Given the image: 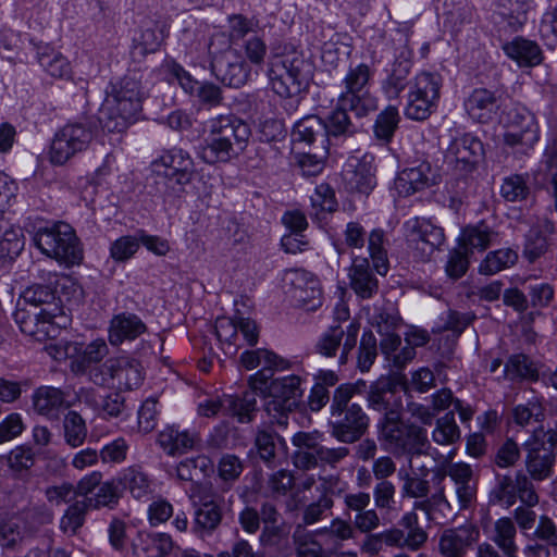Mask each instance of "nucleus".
<instances>
[{
    "label": "nucleus",
    "mask_w": 557,
    "mask_h": 557,
    "mask_svg": "<svg viewBox=\"0 0 557 557\" xmlns=\"http://www.w3.org/2000/svg\"><path fill=\"white\" fill-rule=\"evenodd\" d=\"M371 76L370 66L366 63L349 66L342 79L336 108L324 120L329 146L332 140L350 137L356 133L357 127L350 121L348 111L362 117L376 109L375 98L369 92Z\"/></svg>",
    "instance_id": "1"
},
{
    "label": "nucleus",
    "mask_w": 557,
    "mask_h": 557,
    "mask_svg": "<svg viewBox=\"0 0 557 557\" xmlns=\"http://www.w3.org/2000/svg\"><path fill=\"white\" fill-rule=\"evenodd\" d=\"M203 145L199 156L208 164L226 163L238 158L247 148L251 131L234 114H221L205 123Z\"/></svg>",
    "instance_id": "2"
},
{
    "label": "nucleus",
    "mask_w": 557,
    "mask_h": 557,
    "mask_svg": "<svg viewBox=\"0 0 557 557\" xmlns=\"http://www.w3.org/2000/svg\"><path fill=\"white\" fill-rule=\"evenodd\" d=\"M272 90L282 98H296L306 92L313 77V64L301 52L286 45L271 46L268 71Z\"/></svg>",
    "instance_id": "3"
},
{
    "label": "nucleus",
    "mask_w": 557,
    "mask_h": 557,
    "mask_svg": "<svg viewBox=\"0 0 557 557\" xmlns=\"http://www.w3.org/2000/svg\"><path fill=\"white\" fill-rule=\"evenodd\" d=\"M366 387V382L359 380L355 384H341L333 393L329 424L331 435L341 443L354 444L369 429V416L359 404L351 403L352 397Z\"/></svg>",
    "instance_id": "4"
},
{
    "label": "nucleus",
    "mask_w": 557,
    "mask_h": 557,
    "mask_svg": "<svg viewBox=\"0 0 557 557\" xmlns=\"http://www.w3.org/2000/svg\"><path fill=\"white\" fill-rule=\"evenodd\" d=\"M143 73L128 71L119 82L107 88V104L114 124H106L110 132H122L129 121L141 111L146 89L141 84Z\"/></svg>",
    "instance_id": "5"
},
{
    "label": "nucleus",
    "mask_w": 557,
    "mask_h": 557,
    "mask_svg": "<svg viewBox=\"0 0 557 557\" xmlns=\"http://www.w3.org/2000/svg\"><path fill=\"white\" fill-rule=\"evenodd\" d=\"M530 480L544 481L554 470L557 456V422L540 424L522 444Z\"/></svg>",
    "instance_id": "6"
},
{
    "label": "nucleus",
    "mask_w": 557,
    "mask_h": 557,
    "mask_svg": "<svg viewBox=\"0 0 557 557\" xmlns=\"http://www.w3.org/2000/svg\"><path fill=\"white\" fill-rule=\"evenodd\" d=\"M33 239L44 255L66 267L79 264L84 258L82 244L67 223L57 222L39 227Z\"/></svg>",
    "instance_id": "7"
},
{
    "label": "nucleus",
    "mask_w": 557,
    "mask_h": 557,
    "mask_svg": "<svg viewBox=\"0 0 557 557\" xmlns=\"http://www.w3.org/2000/svg\"><path fill=\"white\" fill-rule=\"evenodd\" d=\"M377 438L384 448L395 457H413L425 444V430L412 423H405L400 413L380 418L376 424Z\"/></svg>",
    "instance_id": "8"
},
{
    "label": "nucleus",
    "mask_w": 557,
    "mask_h": 557,
    "mask_svg": "<svg viewBox=\"0 0 557 557\" xmlns=\"http://www.w3.org/2000/svg\"><path fill=\"white\" fill-rule=\"evenodd\" d=\"M507 131L503 135L504 145L513 159L523 161L534 150L540 140V126L535 115L525 107L516 106L506 115Z\"/></svg>",
    "instance_id": "9"
},
{
    "label": "nucleus",
    "mask_w": 557,
    "mask_h": 557,
    "mask_svg": "<svg viewBox=\"0 0 557 557\" xmlns=\"http://www.w3.org/2000/svg\"><path fill=\"white\" fill-rule=\"evenodd\" d=\"M302 381L301 376L289 374L270 382L264 409L272 423L284 428L288 425L289 414L298 407L304 394Z\"/></svg>",
    "instance_id": "10"
},
{
    "label": "nucleus",
    "mask_w": 557,
    "mask_h": 557,
    "mask_svg": "<svg viewBox=\"0 0 557 557\" xmlns=\"http://www.w3.org/2000/svg\"><path fill=\"white\" fill-rule=\"evenodd\" d=\"M96 122L86 119L71 122L59 128L51 141L49 160L54 165H63L71 158L85 151L96 136Z\"/></svg>",
    "instance_id": "11"
},
{
    "label": "nucleus",
    "mask_w": 557,
    "mask_h": 557,
    "mask_svg": "<svg viewBox=\"0 0 557 557\" xmlns=\"http://www.w3.org/2000/svg\"><path fill=\"white\" fill-rule=\"evenodd\" d=\"M359 332L360 323L356 320L330 325L314 342L313 351L335 360L339 367L345 366L357 346Z\"/></svg>",
    "instance_id": "12"
},
{
    "label": "nucleus",
    "mask_w": 557,
    "mask_h": 557,
    "mask_svg": "<svg viewBox=\"0 0 557 557\" xmlns=\"http://www.w3.org/2000/svg\"><path fill=\"white\" fill-rule=\"evenodd\" d=\"M195 507L193 531L197 534H212L221 524L223 515L230 510L233 496L228 499L218 488L198 487L191 495Z\"/></svg>",
    "instance_id": "13"
},
{
    "label": "nucleus",
    "mask_w": 557,
    "mask_h": 557,
    "mask_svg": "<svg viewBox=\"0 0 557 557\" xmlns=\"http://www.w3.org/2000/svg\"><path fill=\"white\" fill-rule=\"evenodd\" d=\"M103 371L94 372L92 384L121 392L140 387L145 379L140 362L129 357L107 359Z\"/></svg>",
    "instance_id": "14"
},
{
    "label": "nucleus",
    "mask_w": 557,
    "mask_h": 557,
    "mask_svg": "<svg viewBox=\"0 0 557 557\" xmlns=\"http://www.w3.org/2000/svg\"><path fill=\"white\" fill-rule=\"evenodd\" d=\"M518 498L528 506H535L539 503L530 478L522 471H517L513 476L497 474L495 484L488 493V504L510 508Z\"/></svg>",
    "instance_id": "15"
},
{
    "label": "nucleus",
    "mask_w": 557,
    "mask_h": 557,
    "mask_svg": "<svg viewBox=\"0 0 557 557\" xmlns=\"http://www.w3.org/2000/svg\"><path fill=\"white\" fill-rule=\"evenodd\" d=\"M403 228L408 247L420 261H428L445 242L444 230L425 218H410Z\"/></svg>",
    "instance_id": "16"
},
{
    "label": "nucleus",
    "mask_w": 557,
    "mask_h": 557,
    "mask_svg": "<svg viewBox=\"0 0 557 557\" xmlns=\"http://www.w3.org/2000/svg\"><path fill=\"white\" fill-rule=\"evenodd\" d=\"M194 174V162L190 156L180 148L164 151L152 162V176L157 191L165 193V181H174L178 185L188 184Z\"/></svg>",
    "instance_id": "17"
},
{
    "label": "nucleus",
    "mask_w": 557,
    "mask_h": 557,
    "mask_svg": "<svg viewBox=\"0 0 557 557\" xmlns=\"http://www.w3.org/2000/svg\"><path fill=\"white\" fill-rule=\"evenodd\" d=\"M53 311L26 309L18 307L14 312V320L20 330L38 341L54 337L57 327L66 324L67 318L62 307L51 308Z\"/></svg>",
    "instance_id": "18"
},
{
    "label": "nucleus",
    "mask_w": 557,
    "mask_h": 557,
    "mask_svg": "<svg viewBox=\"0 0 557 557\" xmlns=\"http://www.w3.org/2000/svg\"><path fill=\"white\" fill-rule=\"evenodd\" d=\"M256 410V394L249 392H245L242 397L224 395L209 398L198 405V413L202 417L212 418L218 414L234 417L239 423L252 421Z\"/></svg>",
    "instance_id": "19"
},
{
    "label": "nucleus",
    "mask_w": 557,
    "mask_h": 557,
    "mask_svg": "<svg viewBox=\"0 0 557 557\" xmlns=\"http://www.w3.org/2000/svg\"><path fill=\"white\" fill-rule=\"evenodd\" d=\"M484 157L482 141L470 134L454 138L445 153V162L456 175L467 176L472 173Z\"/></svg>",
    "instance_id": "20"
},
{
    "label": "nucleus",
    "mask_w": 557,
    "mask_h": 557,
    "mask_svg": "<svg viewBox=\"0 0 557 557\" xmlns=\"http://www.w3.org/2000/svg\"><path fill=\"white\" fill-rule=\"evenodd\" d=\"M374 156L355 153L348 157L342 172L347 190L368 195L376 186Z\"/></svg>",
    "instance_id": "21"
},
{
    "label": "nucleus",
    "mask_w": 557,
    "mask_h": 557,
    "mask_svg": "<svg viewBox=\"0 0 557 557\" xmlns=\"http://www.w3.org/2000/svg\"><path fill=\"white\" fill-rule=\"evenodd\" d=\"M344 515L350 519L356 531L371 533L381 525V518L375 507L371 506L368 492H349L343 496Z\"/></svg>",
    "instance_id": "22"
},
{
    "label": "nucleus",
    "mask_w": 557,
    "mask_h": 557,
    "mask_svg": "<svg viewBox=\"0 0 557 557\" xmlns=\"http://www.w3.org/2000/svg\"><path fill=\"white\" fill-rule=\"evenodd\" d=\"M517 529L510 518L498 519L494 524L492 542L479 544L475 557H519V547L516 543Z\"/></svg>",
    "instance_id": "23"
},
{
    "label": "nucleus",
    "mask_w": 557,
    "mask_h": 557,
    "mask_svg": "<svg viewBox=\"0 0 557 557\" xmlns=\"http://www.w3.org/2000/svg\"><path fill=\"white\" fill-rule=\"evenodd\" d=\"M480 530L472 523L444 530L438 539L442 557H466L479 541Z\"/></svg>",
    "instance_id": "24"
},
{
    "label": "nucleus",
    "mask_w": 557,
    "mask_h": 557,
    "mask_svg": "<svg viewBox=\"0 0 557 557\" xmlns=\"http://www.w3.org/2000/svg\"><path fill=\"white\" fill-rule=\"evenodd\" d=\"M396 383L387 376H381L368 386V408L382 413L387 418L393 413L401 412V398L397 396Z\"/></svg>",
    "instance_id": "25"
},
{
    "label": "nucleus",
    "mask_w": 557,
    "mask_h": 557,
    "mask_svg": "<svg viewBox=\"0 0 557 557\" xmlns=\"http://www.w3.org/2000/svg\"><path fill=\"white\" fill-rule=\"evenodd\" d=\"M323 434L314 432H297L292 437V443L297 450L293 455L294 465L300 470H312L319 468L321 450L324 445Z\"/></svg>",
    "instance_id": "26"
},
{
    "label": "nucleus",
    "mask_w": 557,
    "mask_h": 557,
    "mask_svg": "<svg viewBox=\"0 0 557 557\" xmlns=\"http://www.w3.org/2000/svg\"><path fill=\"white\" fill-rule=\"evenodd\" d=\"M412 67V51L403 46L396 55L385 79L382 82V91L389 100L398 99L400 94L412 83L409 78Z\"/></svg>",
    "instance_id": "27"
},
{
    "label": "nucleus",
    "mask_w": 557,
    "mask_h": 557,
    "mask_svg": "<svg viewBox=\"0 0 557 557\" xmlns=\"http://www.w3.org/2000/svg\"><path fill=\"white\" fill-rule=\"evenodd\" d=\"M438 174L430 162L422 161L418 165L404 169L396 178V188L400 195L410 196L426 187L437 184Z\"/></svg>",
    "instance_id": "28"
},
{
    "label": "nucleus",
    "mask_w": 557,
    "mask_h": 557,
    "mask_svg": "<svg viewBox=\"0 0 557 557\" xmlns=\"http://www.w3.org/2000/svg\"><path fill=\"white\" fill-rule=\"evenodd\" d=\"M447 474L454 482L459 509L470 508L476 499L478 491V482L472 467L466 462L449 463Z\"/></svg>",
    "instance_id": "29"
},
{
    "label": "nucleus",
    "mask_w": 557,
    "mask_h": 557,
    "mask_svg": "<svg viewBox=\"0 0 557 557\" xmlns=\"http://www.w3.org/2000/svg\"><path fill=\"white\" fill-rule=\"evenodd\" d=\"M502 106V95L497 90L475 88L465 100L468 114L480 123H488Z\"/></svg>",
    "instance_id": "30"
},
{
    "label": "nucleus",
    "mask_w": 557,
    "mask_h": 557,
    "mask_svg": "<svg viewBox=\"0 0 557 557\" xmlns=\"http://www.w3.org/2000/svg\"><path fill=\"white\" fill-rule=\"evenodd\" d=\"M147 332V325L135 313L121 312L114 314L108 327L109 343L119 347L126 342H133Z\"/></svg>",
    "instance_id": "31"
},
{
    "label": "nucleus",
    "mask_w": 557,
    "mask_h": 557,
    "mask_svg": "<svg viewBox=\"0 0 557 557\" xmlns=\"http://www.w3.org/2000/svg\"><path fill=\"white\" fill-rule=\"evenodd\" d=\"M108 354L109 348L104 339H95L86 345L81 354L71 359L70 369L75 375H86L92 383L94 372H104V362L101 363V361Z\"/></svg>",
    "instance_id": "32"
},
{
    "label": "nucleus",
    "mask_w": 557,
    "mask_h": 557,
    "mask_svg": "<svg viewBox=\"0 0 557 557\" xmlns=\"http://www.w3.org/2000/svg\"><path fill=\"white\" fill-rule=\"evenodd\" d=\"M178 550L166 533H139L132 544L133 557H176Z\"/></svg>",
    "instance_id": "33"
},
{
    "label": "nucleus",
    "mask_w": 557,
    "mask_h": 557,
    "mask_svg": "<svg viewBox=\"0 0 557 557\" xmlns=\"http://www.w3.org/2000/svg\"><path fill=\"white\" fill-rule=\"evenodd\" d=\"M198 440L196 432L173 424L158 433L157 443L168 456L175 457L191 450Z\"/></svg>",
    "instance_id": "34"
},
{
    "label": "nucleus",
    "mask_w": 557,
    "mask_h": 557,
    "mask_svg": "<svg viewBox=\"0 0 557 557\" xmlns=\"http://www.w3.org/2000/svg\"><path fill=\"white\" fill-rule=\"evenodd\" d=\"M555 233L556 227L550 220L540 219L527 235L523 256L530 262H534L544 256L554 242Z\"/></svg>",
    "instance_id": "35"
},
{
    "label": "nucleus",
    "mask_w": 557,
    "mask_h": 557,
    "mask_svg": "<svg viewBox=\"0 0 557 557\" xmlns=\"http://www.w3.org/2000/svg\"><path fill=\"white\" fill-rule=\"evenodd\" d=\"M350 287L357 296L369 299L379 290V280L368 258L355 257L349 269Z\"/></svg>",
    "instance_id": "36"
},
{
    "label": "nucleus",
    "mask_w": 557,
    "mask_h": 557,
    "mask_svg": "<svg viewBox=\"0 0 557 557\" xmlns=\"http://www.w3.org/2000/svg\"><path fill=\"white\" fill-rule=\"evenodd\" d=\"M292 138L295 144L317 145V148H329L327 132L324 120L318 115H307L299 120L293 128Z\"/></svg>",
    "instance_id": "37"
},
{
    "label": "nucleus",
    "mask_w": 557,
    "mask_h": 557,
    "mask_svg": "<svg viewBox=\"0 0 557 557\" xmlns=\"http://www.w3.org/2000/svg\"><path fill=\"white\" fill-rule=\"evenodd\" d=\"M65 393L53 386H40L35 389L32 400L34 410L48 419H58L65 405Z\"/></svg>",
    "instance_id": "38"
},
{
    "label": "nucleus",
    "mask_w": 557,
    "mask_h": 557,
    "mask_svg": "<svg viewBox=\"0 0 557 557\" xmlns=\"http://www.w3.org/2000/svg\"><path fill=\"white\" fill-rule=\"evenodd\" d=\"M505 54L516 61L520 66H536L543 60L540 46L523 37H516L503 45Z\"/></svg>",
    "instance_id": "39"
},
{
    "label": "nucleus",
    "mask_w": 557,
    "mask_h": 557,
    "mask_svg": "<svg viewBox=\"0 0 557 557\" xmlns=\"http://www.w3.org/2000/svg\"><path fill=\"white\" fill-rule=\"evenodd\" d=\"M119 482L136 499H147L152 494V483L149 475L140 466H131L124 469Z\"/></svg>",
    "instance_id": "40"
},
{
    "label": "nucleus",
    "mask_w": 557,
    "mask_h": 557,
    "mask_svg": "<svg viewBox=\"0 0 557 557\" xmlns=\"http://www.w3.org/2000/svg\"><path fill=\"white\" fill-rule=\"evenodd\" d=\"M37 61L41 69L53 78L70 79L72 77V66L69 60L49 46L38 48Z\"/></svg>",
    "instance_id": "41"
},
{
    "label": "nucleus",
    "mask_w": 557,
    "mask_h": 557,
    "mask_svg": "<svg viewBox=\"0 0 557 557\" xmlns=\"http://www.w3.org/2000/svg\"><path fill=\"white\" fill-rule=\"evenodd\" d=\"M496 14L510 32H518L527 23L529 0H496Z\"/></svg>",
    "instance_id": "42"
},
{
    "label": "nucleus",
    "mask_w": 557,
    "mask_h": 557,
    "mask_svg": "<svg viewBox=\"0 0 557 557\" xmlns=\"http://www.w3.org/2000/svg\"><path fill=\"white\" fill-rule=\"evenodd\" d=\"M164 40L163 27L157 23H148L141 27L137 37L134 38L132 54L144 58L154 53Z\"/></svg>",
    "instance_id": "43"
},
{
    "label": "nucleus",
    "mask_w": 557,
    "mask_h": 557,
    "mask_svg": "<svg viewBox=\"0 0 557 557\" xmlns=\"http://www.w3.org/2000/svg\"><path fill=\"white\" fill-rule=\"evenodd\" d=\"M310 200L312 209L310 216L319 222L324 221L327 214L335 212L338 207L334 189L325 183L315 187Z\"/></svg>",
    "instance_id": "44"
},
{
    "label": "nucleus",
    "mask_w": 557,
    "mask_h": 557,
    "mask_svg": "<svg viewBox=\"0 0 557 557\" xmlns=\"http://www.w3.org/2000/svg\"><path fill=\"white\" fill-rule=\"evenodd\" d=\"M211 71L224 85L234 88L243 86L248 77L245 62L238 60L235 62H211Z\"/></svg>",
    "instance_id": "45"
},
{
    "label": "nucleus",
    "mask_w": 557,
    "mask_h": 557,
    "mask_svg": "<svg viewBox=\"0 0 557 557\" xmlns=\"http://www.w3.org/2000/svg\"><path fill=\"white\" fill-rule=\"evenodd\" d=\"M285 444L284 440L275 432L258 430L255 435L253 449L258 457L269 467L274 468L277 462V444Z\"/></svg>",
    "instance_id": "46"
},
{
    "label": "nucleus",
    "mask_w": 557,
    "mask_h": 557,
    "mask_svg": "<svg viewBox=\"0 0 557 557\" xmlns=\"http://www.w3.org/2000/svg\"><path fill=\"white\" fill-rule=\"evenodd\" d=\"M214 333L226 356H235L242 346L238 336L237 321L221 317L215 320Z\"/></svg>",
    "instance_id": "47"
},
{
    "label": "nucleus",
    "mask_w": 557,
    "mask_h": 557,
    "mask_svg": "<svg viewBox=\"0 0 557 557\" xmlns=\"http://www.w3.org/2000/svg\"><path fill=\"white\" fill-rule=\"evenodd\" d=\"M25 305L35 310L53 311L51 308L61 307L57 300L55 290L50 285L33 284L21 295Z\"/></svg>",
    "instance_id": "48"
},
{
    "label": "nucleus",
    "mask_w": 557,
    "mask_h": 557,
    "mask_svg": "<svg viewBox=\"0 0 557 557\" xmlns=\"http://www.w3.org/2000/svg\"><path fill=\"white\" fill-rule=\"evenodd\" d=\"M518 261V252L512 248H500L490 251L479 265V273L494 275L511 268Z\"/></svg>",
    "instance_id": "49"
},
{
    "label": "nucleus",
    "mask_w": 557,
    "mask_h": 557,
    "mask_svg": "<svg viewBox=\"0 0 557 557\" xmlns=\"http://www.w3.org/2000/svg\"><path fill=\"white\" fill-rule=\"evenodd\" d=\"M398 525L400 531L404 533L408 549L418 550L426 543L428 533L419 524V518L414 511L406 512L399 519Z\"/></svg>",
    "instance_id": "50"
},
{
    "label": "nucleus",
    "mask_w": 557,
    "mask_h": 557,
    "mask_svg": "<svg viewBox=\"0 0 557 557\" xmlns=\"http://www.w3.org/2000/svg\"><path fill=\"white\" fill-rule=\"evenodd\" d=\"M529 174H511L506 176L500 185V196L509 202L527 200L531 194Z\"/></svg>",
    "instance_id": "51"
},
{
    "label": "nucleus",
    "mask_w": 557,
    "mask_h": 557,
    "mask_svg": "<svg viewBox=\"0 0 557 557\" xmlns=\"http://www.w3.org/2000/svg\"><path fill=\"white\" fill-rule=\"evenodd\" d=\"M443 85L442 75L436 72L422 71L418 73L409 90L420 96L428 97L432 100L438 101L441 97V88Z\"/></svg>",
    "instance_id": "52"
},
{
    "label": "nucleus",
    "mask_w": 557,
    "mask_h": 557,
    "mask_svg": "<svg viewBox=\"0 0 557 557\" xmlns=\"http://www.w3.org/2000/svg\"><path fill=\"white\" fill-rule=\"evenodd\" d=\"M460 429L455 420V412L449 411L435 422L432 431V441L442 446H448L460 440Z\"/></svg>",
    "instance_id": "53"
},
{
    "label": "nucleus",
    "mask_w": 557,
    "mask_h": 557,
    "mask_svg": "<svg viewBox=\"0 0 557 557\" xmlns=\"http://www.w3.org/2000/svg\"><path fill=\"white\" fill-rule=\"evenodd\" d=\"M368 250L375 271L385 275L388 271L387 250L385 249V233L381 228H374L368 236Z\"/></svg>",
    "instance_id": "54"
},
{
    "label": "nucleus",
    "mask_w": 557,
    "mask_h": 557,
    "mask_svg": "<svg viewBox=\"0 0 557 557\" xmlns=\"http://www.w3.org/2000/svg\"><path fill=\"white\" fill-rule=\"evenodd\" d=\"M438 101L408 91L404 114L412 121L426 120L437 108Z\"/></svg>",
    "instance_id": "55"
},
{
    "label": "nucleus",
    "mask_w": 557,
    "mask_h": 557,
    "mask_svg": "<svg viewBox=\"0 0 557 557\" xmlns=\"http://www.w3.org/2000/svg\"><path fill=\"white\" fill-rule=\"evenodd\" d=\"M495 233L485 224L469 226L462 232V249L468 253L472 249L485 250L492 243Z\"/></svg>",
    "instance_id": "56"
},
{
    "label": "nucleus",
    "mask_w": 557,
    "mask_h": 557,
    "mask_svg": "<svg viewBox=\"0 0 557 557\" xmlns=\"http://www.w3.org/2000/svg\"><path fill=\"white\" fill-rule=\"evenodd\" d=\"M64 440L73 448L81 446L87 436V426L76 411H69L63 420Z\"/></svg>",
    "instance_id": "57"
},
{
    "label": "nucleus",
    "mask_w": 557,
    "mask_h": 557,
    "mask_svg": "<svg viewBox=\"0 0 557 557\" xmlns=\"http://www.w3.org/2000/svg\"><path fill=\"white\" fill-rule=\"evenodd\" d=\"M97 411L103 419H126L129 409L121 391H115L101 397Z\"/></svg>",
    "instance_id": "58"
},
{
    "label": "nucleus",
    "mask_w": 557,
    "mask_h": 557,
    "mask_svg": "<svg viewBox=\"0 0 557 557\" xmlns=\"http://www.w3.org/2000/svg\"><path fill=\"white\" fill-rule=\"evenodd\" d=\"M413 509L425 512L431 520L437 519V512H441L444 518L453 515L450 504L442 486L430 498L414 502Z\"/></svg>",
    "instance_id": "59"
},
{
    "label": "nucleus",
    "mask_w": 557,
    "mask_h": 557,
    "mask_svg": "<svg viewBox=\"0 0 557 557\" xmlns=\"http://www.w3.org/2000/svg\"><path fill=\"white\" fill-rule=\"evenodd\" d=\"M544 418L545 409L537 398H532L512 409V419L520 426L542 423Z\"/></svg>",
    "instance_id": "60"
},
{
    "label": "nucleus",
    "mask_w": 557,
    "mask_h": 557,
    "mask_svg": "<svg viewBox=\"0 0 557 557\" xmlns=\"http://www.w3.org/2000/svg\"><path fill=\"white\" fill-rule=\"evenodd\" d=\"M399 120L398 109L394 106H388L376 116L373 126L375 137L388 143L398 127Z\"/></svg>",
    "instance_id": "61"
},
{
    "label": "nucleus",
    "mask_w": 557,
    "mask_h": 557,
    "mask_svg": "<svg viewBox=\"0 0 557 557\" xmlns=\"http://www.w3.org/2000/svg\"><path fill=\"white\" fill-rule=\"evenodd\" d=\"M243 470L244 465L237 456L233 454L223 455L218 463V474L223 481V487L220 492L223 494L227 492L234 482L238 480Z\"/></svg>",
    "instance_id": "62"
},
{
    "label": "nucleus",
    "mask_w": 557,
    "mask_h": 557,
    "mask_svg": "<svg viewBox=\"0 0 557 557\" xmlns=\"http://www.w3.org/2000/svg\"><path fill=\"white\" fill-rule=\"evenodd\" d=\"M399 478L403 481V497L428 499L431 497V484L424 476H417L412 473L399 471Z\"/></svg>",
    "instance_id": "63"
},
{
    "label": "nucleus",
    "mask_w": 557,
    "mask_h": 557,
    "mask_svg": "<svg viewBox=\"0 0 557 557\" xmlns=\"http://www.w3.org/2000/svg\"><path fill=\"white\" fill-rule=\"evenodd\" d=\"M504 373L511 381L535 379L537 376L533 362L523 354L512 355L505 364Z\"/></svg>",
    "instance_id": "64"
}]
</instances>
